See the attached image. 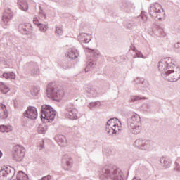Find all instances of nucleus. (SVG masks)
I'll list each match as a JSON object with an SVG mask.
<instances>
[{
	"label": "nucleus",
	"instance_id": "obj_39",
	"mask_svg": "<svg viewBox=\"0 0 180 180\" xmlns=\"http://www.w3.org/2000/svg\"><path fill=\"white\" fill-rule=\"evenodd\" d=\"M39 92H40V89L39 88H34L33 93H32V95L37 96V95H39Z\"/></svg>",
	"mask_w": 180,
	"mask_h": 180
},
{
	"label": "nucleus",
	"instance_id": "obj_27",
	"mask_svg": "<svg viewBox=\"0 0 180 180\" xmlns=\"http://www.w3.org/2000/svg\"><path fill=\"white\" fill-rule=\"evenodd\" d=\"M4 78L6 79H15L16 78V75L12 72H8L3 73Z\"/></svg>",
	"mask_w": 180,
	"mask_h": 180
},
{
	"label": "nucleus",
	"instance_id": "obj_29",
	"mask_svg": "<svg viewBox=\"0 0 180 180\" xmlns=\"http://www.w3.org/2000/svg\"><path fill=\"white\" fill-rule=\"evenodd\" d=\"M37 131L39 134H44L47 131V126L40 124L38 127Z\"/></svg>",
	"mask_w": 180,
	"mask_h": 180
},
{
	"label": "nucleus",
	"instance_id": "obj_2",
	"mask_svg": "<svg viewBox=\"0 0 180 180\" xmlns=\"http://www.w3.org/2000/svg\"><path fill=\"white\" fill-rule=\"evenodd\" d=\"M127 126L132 134H139L141 131V118L136 112L127 115Z\"/></svg>",
	"mask_w": 180,
	"mask_h": 180
},
{
	"label": "nucleus",
	"instance_id": "obj_49",
	"mask_svg": "<svg viewBox=\"0 0 180 180\" xmlns=\"http://www.w3.org/2000/svg\"><path fill=\"white\" fill-rule=\"evenodd\" d=\"M131 50H136V48H135V47H134V49H131Z\"/></svg>",
	"mask_w": 180,
	"mask_h": 180
},
{
	"label": "nucleus",
	"instance_id": "obj_9",
	"mask_svg": "<svg viewBox=\"0 0 180 180\" xmlns=\"http://www.w3.org/2000/svg\"><path fill=\"white\" fill-rule=\"evenodd\" d=\"M134 146L139 148V150H144L145 151H150L153 150V141L146 139H136Z\"/></svg>",
	"mask_w": 180,
	"mask_h": 180
},
{
	"label": "nucleus",
	"instance_id": "obj_46",
	"mask_svg": "<svg viewBox=\"0 0 180 180\" xmlns=\"http://www.w3.org/2000/svg\"><path fill=\"white\" fill-rule=\"evenodd\" d=\"M40 147H41V148L44 147V140L42 141V143L40 144Z\"/></svg>",
	"mask_w": 180,
	"mask_h": 180
},
{
	"label": "nucleus",
	"instance_id": "obj_19",
	"mask_svg": "<svg viewBox=\"0 0 180 180\" xmlns=\"http://www.w3.org/2000/svg\"><path fill=\"white\" fill-rule=\"evenodd\" d=\"M84 92L89 94V96L91 98H96L98 96L99 94L96 91V89L91 86H86L84 87Z\"/></svg>",
	"mask_w": 180,
	"mask_h": 180
},
{
	"label": "nucleus",
	"instance_id": "obj_16",
	"mask_svg": "<svg viewBox=\"0 0 180 180\" xmlns=\"http://www.w3.org/2000/svg\"><path fill=\"white\" fill-rule=\"evenodd\" d=\"M12 18H13V12H12L11 8H6L2 16V22L5 26H8L9 20H11Z\"/></svg>",
	"mask_w": 180,
	"mask_h": 180
},
{
	"label": "nucleus",
	"instance_id": "obj_1",
	"mask_svg": "<svg viewBox=\"0 0 180 180\" xmlns=\"http://www.w3.org/2000/svg\"><path fill=\"white\" fill-rule=\"evenodd\" d=\"M101 179L106 180H124V174L120 168L115 166L105 165L100 169Z\"/></svg>",
	"mask_w": 180,
	"mask_h": 180
},
{
	"label": "nucleus",
	"instance_id": "obj_34",
	"mask_svg": "<svg viewBox=\"0 0 180 180\" xmlns=\"http://www.w3.org/2000/svg\"><path fill=\"white\" fill-rule=\"evenodd\" d=\"M98 105H100V103L98 101L91 102L89 104L88 108H89V109H91L92 110V109H94V108H96V106H98Z\"/></svg>",
	"mask_w": 180,
	"mask_h": 180
},
{
	"label": "nucleus",
	"instance_id": "obj_10",
	"mask_svg": "<svg viewBox=\"0 0 180 180\" xmlns=\"http://www.w3.org/2000/svg\"><path fill=\"white\" fill-rule=\"evenodd\" d=\"M15 168L6 167L0 170V180H11L15 176Z\"/></svg>",
	"mask_w": 180,
	"mask_h": 180
},
{
	"label": "nucleus",
	"instance_id": "obj_21",
	"mask_svg": "<svg viewBox=\"0 0 180 180\" xmlns=\"http://www.w3.org/2000/svg\"><path fill=\"white\" fill-rule=\"evenodd\" d=\"M55 140L58 142V146L60 147H65L67 146V139L64 136V135H57L55 136Z\"/></svg>",
	"mask_w": 180,
	"mask_h": 180
},
{
	"label": "nucleus",
	"instance_id": "obj_41",
	"mask_svg": "<svg viewBox=\"0 0 180 180\" xmlns=\"http://www.w3.org/2000/svg\"><path fill=\"white\" fill-rule=\"evenodd\" d=\"M135 82L136 84H144V79H141V78H136L135 79Z\"/></svg>",
	"mask_w": 180,
	"mask_h": 180
},
{
	"label": "nucleus",
	"instance_id": "obj_50",
	"mask_svg": "<svg viewBox=\"0 0 180 180\" xmlns=\"http://www.w3.org/2000/svg\"><path fill=\"white\" fill-rule=\"evenodd\" d=\"M4 29H6V27H4Z\"/></svg>",
	"mask_w": 180,
	"mask_h": 180
},
{
	"label": "nucleus",
	"instance_id": "obj_47",
	"mask_svg": "<svg viewBox=\"0 0 180 180\" xmlns=\"http://www.w3.org/2000/svg\"><path fill=\"white\" fill-rule=\"evenodd\" d=\"M132 180H141L139 177H134Z\"/></svg>",
	"mask_w": 180,
	"mask_h": 180
},
{
	"label": "nucleus",
	"instance_id": "obj_23",
	"mask_svg": "<svg viewBox=\"0 0 180 180\" xmlns=\"http://www.w3.org/2000/svg\"><path fill=\"white\" fill-rule=\"evenodd\" d=\"M18 6L19 9L23 11L24 12H27L29 11V4L26 0H18Z\"/></svg>",
	"mask_w": 180,
	"mask_h": 180
},
{
	"label": "nucleus",
	"instance_id": "obj_22",
	"mask_svg": "<svg viewBox=\"0 0 180 180\" xmlns=\"http://www.w3.org/2000/svg\"><path fill=\"white\" fill-rule=\"evenodd\" d=\"M79 56V51L75 49H71L65 54V57L70 58V60H75Z\"/></svg>",
	"mask_w": 180,
	"mask_h": 180
},
{
	"label": "nucleus",
	"instance_id": "obj_17",
	"mask_svg": "<svg viewBox=\"0 0 180 180\" xmlns=\"http://www.w3.org/2000/svg\"><path fill=\"white\" fill-rule=\"evenodd\" d=\"M171 63H167V61L164 60H161L158 63V70L159 71H162L165 72V71H168V70H172V65H169Z\"/></svg>",
	"mask_w": 180,
	"mask_h": 180
},
{
	"label": "nucleus",
	"instance_id": "obj_26",
	"mask_svg": "<svg viewBox=\"0 0 180 180\" xmlns=\"http://www.w3.org/2000/svg\"><path fill=\"white\" fill-rule=\"evenodd\" d=\"M0 91L2 94H8L11 89L5 83L0 82Z\"/></svg>",
	"mask_w": 180,
	"mask_h": 180
},
{
	"label": "nucleus",
	"instance_id": "obj_43",
	"mask_svg": "<svg viewBox=\"0 0 180 180\" xmlns=\"http://www.w3.org/2000/svg\"><path fill=\"white\" fill-rule=\"evenodd\" d=\"M174 171H178V172H180V166H179V163H178V162H175Z\"/></svg>",
	"mask_w": 180,
	"mask_h": 180
},
{
	"label": "nucleus",
	"instance_id": "obj_15",
	"mask_svg": "<svg viewBox=\"0 0 180 180\" xmlns=\"http://www.w3.org/2000/svg\"><path fill=\"white\" fill-rule=\"evenodd\" d=\"M18 30L22 34H30L33 32V27L30 23H22L18 25Z\"/></svg>",
	"mask_w": 180,
	"mask_h": 180
},
{
	"label": "nucleus",
	"instance_id": "obj_38",
	"mask_svg": "<svg viewBox=\"0 0 180 180\" xmlns=\"http://www.w3.org/2000/svg\"><path fill=\"white\" fill-rule=\"evenodd\" d=\"M134 26H136V24L134 23L128 22L126 24L127 29L131 30L133 27H134Z\"/></svg>",
	"mask_w": 180,
	"mask_h": 180
},
{
	"label": "nucleus",
	"instance_id": "obj_6",
	"mask_svg": "<svg viewBox=\"0 0 180 180\" xmlns=\"http://www.w3.org/2000/svg\"><path fill=\"white\" fill-rule=\"evenodd\" d=\"M86 49L89 50L88 56L90 57L89 61L87 62L86 66L84 68L85 72H88L89 70H93V68H95V65H96V61H98V58H99L101 56V53L98 50H94L89 48Z\"/></svg>",
	"mask_w": 180,
	"mask_h": 180
},
{
	"label": "nucleus",
	"instance_id": "obj_37",
	"mask_svg": "<svg viewBox=\"0 0 180 180\" xmlns=\"http://www.w3.org/2000/svg\"><path fill=\"white\" fill-rule=\"evenodd\" d=\"M139 18H141V19L143 20V22H147V15L141 13V14L139 15Z\"/></svg>",
	"mask_w": 180,
	"mask_h": 180
},
{
	"label": "nucleus",
	"instance_id": "obj_40",
	"mask_svg": "<svg viewBox=\"0 0 180 180\" xmlns=\"http://www.w3.org/2000/svg\"><path fill=\"white\" fill-rule=\"evenodd\" d=\"M0 131L1 133H5V131H8V129L5 125H0Z\"/></svg>",
	"mask_w": 180,
	"mask_h": 180
},
{
	"label": "nucleus",
	"instance_id": "obj_28",
	"mask_svg": "<svg viewBox=\"0 0 180 180\" xmlns=\"http://www.w3.org/2000/svg\"><path fill=\"white\" fill-rule=\"evenodd\" d=\"M121 8L123 11H129L130 8H131V4L127 2V1H123L120 5Z\"/></svg>",
	"mask_w": 180,
	"mask_h": 180
},
{
	"label": "nucleus",
	"instance_id": "obj_48",
	"mask_svg": "<svg viewBox=\"0 0 180 180\" xmlns=\"http://www.w3.org/2000/svg\"><path fill=\"white\" fill-rule=\"evenodd\" d=\"M2 155H3L2 151L0 150V158L2 157Z\"/></svg>",
	"mask_w": 180,
	"mask_h": 180
},
{
	"label": "nucleus",
	"instance_id": "obj_11",
	"mask_svg": "<svg viewBox=\"0 0 180 180\" xmlns=\"http://www.w3.org/2000/svg\"><path fill=\"white\" fill-rule=\"evenodd\" d=\"M25 148L20 145L15 146L13 148V160L17 162H20L25 157Z\"/></svg>",
	"mask_w": 180,
	"mask_h": 180
},
{
	"label": "nucleus",
	"instance_id": "obj_31",
	"mask_svg": "<svg viewBox=\"0 0 180 180\" xmlns=\"http://www.w3.org/2000/svg\"><path fill=\"white\" fill-rule=\"evenodd\" d=\"M141 99L146 100L147 98L141 96H131L130 102H137V101H141Z\"/></svg>",
	"mask_w": 180,
	"mask_h": 180
},
{
	"label": "nucleus",
	"instance_id": "obj_24",
	"mask_svg": "<svg viewBox=\"0 0 180 180\" xmlns=\"http://www.w3.org/2000/svg\"><path fill=\"white\" fill-rule=\"evenodd\" d=\"M160 165L163 167V168H169L171 165V160L167 159V158L162 157L160 159Z\"/></svg>",
	"mask_w": 180,
	"mask_h": 180
},
{
	"label": "nucleus",
	"instance_id": "obj_12",
	"mask_svg": "<svg viewBox=\"0 0 180 180\" xmlns=\"http://www.w3.org/2000/svg\"><path fill=\"white\" fill-rule=\"evenodd\" d=\"M77 113H78V110L75 108V105L73 103H69L67 105L65 112V116L67 119H70V120H77V119H78Z\"/></svg>",
	"mask_w": 180,
	"mask_h": 180
},
{
	"label": "nucleus",
	"instance_id": "obj_7",
	"mask_svg": "<svg viewBox=\"0 0 180 180\" xmlns=\"http://www.w3.org/2000/svg\"><path fill=\"white\" fill-rule=\"evenodd\" d=\"M149 14L151 18H155V20H162V18H164L165 13L160 4L155 3L154 4L150 5Z\"/></svg>",
	"mask_w": 180,
	"mask_h": 180
},
{
	"label": "nucleus",
	"instance_id": "obj_32",
	"mask_svg": "<svg viewBox=\"0 0 180 180\" xmlns=\"http://www.w3.org/2000/svg\"><path fill=\"white\" fill-rule=\"evenodd\" d=\"M163 60L166 61V64H168V63H169V65H172V68H175V67H176V65H175V61H174V60H172V58H166Z\"/></svg>",
	"mask_w": 180,
	"mask_h": 180
},
{
	"label": "nucleus",
	"instance_id": "obj_44",
	"mask_svg": "<svg viewBox=\"0 0 180 180\" xmlns=\"http://www.w3.org/2000/svg\"><path fill=\"white\" fill-rule=\"evenodd\" d=\"M51 179V176L50 174H48L46 176H43L41 179L39 180H50Z\"/></svg>",
	"mask_w": 180,
	"mask_h": 180
},
{
	"label": "nucleus",
	"instance_id": "obj_45",
	"mask_svg": "<svg viewBox=\"0 0 180 180\" xmlns=\"http://www.w3.org/2000/svg\"><path fill=\"white\" fill-rule=\"evenodd\" d=\"M175 49H180V42H177L174 44Z\"/></svg>",
	"mask_w": 180,
	"mask_h": 180
},
{
	"label": "nucleus",
	"instance_id": "obj_36",
	"mask_svg": "<svg viewBox=\"0 0 180 180\" xmlns=\"http://www.w3.org/2000/svg\"><path fill=\"white\" fill-rule=\"evenodd\" d=\"M46 13L43 10H41L39 12V19L44 20V19H46Z\"/></svg>",
	"mask_w": 180,
	"mask_h": 180
},
{
	"label": "nucleus",
	"instance_id": "obj_4",
	"mask_svg": "<svg viewBox=\"0 0 180 180\" xmlns=\"http://www.w3.org/2000/svg\"><path fill=\"white\" fill-rule=\"evenodd\" d=\"M122 122L117 118H110L108 120L105 125V131L109 136L119 134Z\"/></svg>",
	"mask_w": 180,
	"mask_h": 180
},
{
	"label": "nucleus",
	"instance_id": "obj_13",
	"mask_svg": "<svg viewBox=\"0 0 180 180\" xmlns=\"http://www.w3.org/2000/svg\"><path fill=\"white\" fill-rule=\"evenodd\" d=\"M25 117L31 119V120H36L37 119V109L35 107L29 106L27 110L23 113Z\"/></svg>",
	"mask_w": 180,
	"mask_h": 180
},
{
	"label": "nucleus",
	"instance_id": "obj_25",
	"mask_svg": "<svg viewBox=\"0 0 180 180\" xmlns=\"http://www.w3.org/2000/svg\"><path fill=\"white\" fill-rule=\"evenodd\" d=\"M152 32L153 34H155V36H164V34H162L164 30L160 28L158 25H155L154 27L152 28Z\"/></svg>",
	"mask_w": 180,
	"mask_h": 180
},
{
	"label": "nucleus",
	"instance_id": "obj_3",
	"mask_svg": "<svg viewBox=\"0 0 180 180\" xmlns=\"http://www.w3.org/2000/svg\"><path fill=\"white\" fill-rule=\"evenodd\" d=\"M56 118V110L51 105H44L41 110V120L46 123H51Z\"/></svg>",
	"mask_w": 180,
	"mask_h": 180
},
{
	"label": "nucleus",
	"instance_id": "obj_14",
	"mask_svg": "<svg viewBox=\"0 0 180 180\" xmlns=\"http://www.w3.org/2000/svg\"><path fill=\"white\" fill-rule=\"evenodd\" d=\"M27 70L30 71L32 77H36L40 74V70H39V65L36 62H29L27 63Z\"/></svg>",
	"mask_w": 180,
	"mask_h": 180
},
{
	"label": "nucleus",
	"instance_id": "obj_42",
	"mask_svg": "<svg viewBox=\"0 0 180 180\" xmlns=\"http://www.w3.org/2000/svg\"><path fill=\"white\" fill-rule=\"evenodd\" d=\"M136 56L138 58H144V55H143V53L141 52H140L139 51H137L136 52Z\"/></svg>",
	"mask_w": 180,
	"mask_h": 180
},
{
	"label": "nucleus",
	"instance_id": "obj_18",
	"mask_svg": "<svg viewBox=\"0 0 180 180\" xmlns=\"http://www.w3.org/2000/svg\"><path fill=\"white\" fill-rule=\"evenodd\" d=\"M72 162V158L68 155H65L62 158V164L68 167H63L65 171H69L71 168V163Z\"/></svg>",
	"mask_w": 180,
	"mask_h": 180
},
{
	"label": "nucleus",
	"instance_id": "obj_30",
	"mask_svg": "<svg viewBox=\"0 0 180 180\" xmlns=\"http://www.w3.org/2000/svg\"><path fill=\"white\" fill-rule=\"evenodd\" d=\"M86 34L88 36V34H85V33L79 34L78 37H79V41H80V43H89V41H91V38L89 40L86 38H84V39H81V37H85Z\"/></svg>",
	"mask_w": 180,
	"mask_h": 180
},
{
	"label": "nucleus",
	"instance_id": "obj_20",
	"mask_svg": "<svg viewBox=\"0 0 180 180\" xmlns=\"http://www.w3.org/2000/svg\"><path fill=\"white\" fill-rule=\"evenodd\" d=\"M33 22L34 25H37L38 27H39V30L42 32L43 33H46L47 32V29H49L48 24L46 22L41 23L37 19V18H34L33 20Z\"/></svg>",
	"mask_w": 180,
	"mask_h": 180
},
{
	"label": "nucleus",
	"instance_id": "obj_8",
	"mask_svg": "<svg viewBox=\"0 0 180 180\" xmlns=\"http://www.w3.org/2000/svg\"><path fill=\"white\" fill-rule=\"evenodd\" d=\"M162 77L169 82H176L180 78V68L176 67L175 70L170 69L162 72Z\"/></svg>",
	"mask_w": 180,
	"mask_h": 180
},
{
	"label": "nucleus",
	"instance_id": "obj_33",
	"mask_svg": "<svg viewBox=\"0 0 180 180\" xmlns=\"http://www.w3.org/2000/svg\"><path fill=\"white\" fill-rule=\"evenodd\" d=\"M1 109L4 112L3 119H8V110H6V105L2 104Z\"/></svg>",
	"mask_w": 180,
	"mask_h": 180
},
{
	"label": "nucleus",
	"instance_id": "obj_5",
	"mask_svg": "<svg viewBox=\"0 0 180 180\" xmlns=\"http://www.w3.org/2000/svg\"><path fill=\"white\" fill-rule=\"evenodd\" d=\"M46 95L48 98H51L54 101H60L64 96V92L58 89L56 84L50 83L46 89Z\"/></svg>",
	"mask_w": 180,
	"mask_h": 180
},
{
	"label": "nucleus",
	"instance_id": "obj_35",
	"mask_svg": "<svg viewBox=\"0 0 180 180\" xmlns=\"http://www.w3.org/2000/svg\"><path fill=\"white\" fill-rule=\"evenodd\" d=\"M55 33L58 36H63V28L61 27H57Z\"/></svg>",
	"mask_w": 180,
	"mask_h": 180
}]
</instances>
